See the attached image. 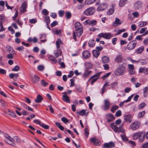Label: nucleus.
I'll return each mask as SVG.
<instances>
[{
	"instance_id": "obj_1",
	"label": "nucleus",
	"mask_w": 148,
	"mask_h": 148,
	"mask_svg": "<svg viewBox=\"0 0 148 148\" xmlns=\"http://www.w3.org/2000/svg\"><path fill=\"white\" fill-rule=\"evenodd\" d=\"M110 126L112 129L116 132H122L124 133L125 130L124 129H122L123 124L121 125L119 127H117V125L114 124V123H112L110 125Z\"/></svg>"
},
{
	"instance_id": "obj_2",
	"label": "nucleus",
	"mask_w": 148,
	"mask_h": 148,
	"mask_svg": "<svg viewBox=\"0 0 148 148\" xmlns=\"http://www.w3.org/2000/svg\"><path fill=\"white\" fill-rule=\"evenodd\" d=\"M75 32H73V38L75 41H76V36L78 37L81 36L83 32V28L75 29Z\"/></svg>"
},
{
	"instance_id": "obj_3",
	"label": "nucleus",
	"mask_w": 148,
	"mask_h": 148,
	"mask_svg": "<svg viewBox=\"0 0 148 148\" xmlns=\"http://www.w3.org/2000/svg\"><path fill=\"white\" fill-rule=\"evenodd\" d=\"M125 68L124 67H120L115 70V73L117 76L122 75L125 73Z\"/></svg>"
},
{
	"instance_id": "obj_4",
	"label": "nucleus",
	"mask_w": 148,
	"mask_h": 148,
	"mask_svg": "<svg viewBox=\"0 0 148 148\" xmlns=\"http://www.w3.org/2000/svg\"><path fill=\"white\" fill-rule=\"evenodd\" d=\"M95 11V10L94 8L90 7L85 10L84 11V14L86 15L90 16L93 14Z\"/></svg>"
},
{
	"instance_id": "obj_5",
	"label": "nucleus",
	"mask_w": 148,
	"mask_h": 148,
	"mask_svg": "<svg viewBox=\"0 0 148 148\" xmlns=\"http://www.w3.org/2000/svg\"><path fill=\"white\" fill-rule=\"evenodd\" d=\"M137 42L135 40H133L128 44L127 46V48L128 50H131L134 49L136 47Z\"/></svg>"
},
{
	"instance_id": "obj_6",
	"label": "nucleus",
	"mask_w": 148,
	"mask_h": 148,
	"mask_svg": "<svg viewBox=\"0 0 148 148\" xmlns=\"http://www.w3.org/2000/svg\"><path fill=\"white\" fill-rule=\"evenodd\" d=\"M140 125V123L139 122L135 121L131 124L130 127L133 130H135L138 129Z\"/></svg>"
},
{
	"instance_id": "obj_7",
	"label": "nucleus",
	"mask_w": 148,
	"mask_h": 148,
	"mask_svg": "<svg viewBox=\"0 0 148 148\" xmlns=\"http://www.w3.org/2000/svg\"><path fill=\"white\" fill-rule=\"evenodd\" d=\"M122 59L123 57L122 53H119L118 55L116 56L114 61L118 63H119L122 62Z\"/></svg>"
},
{
	"instance_id": "obj_8",
	"label": "nucleus",
	"mask_w": 148,
	"mask_h": 148,
	"mask_svg": "<svg viewBox=\"0 0 148 148\" xmlns=\"http://www.w3.org/2000/svg\"><path fill=\"white\" fill-rule=\"evenodd\" d=\"M142 7V3L140 1H137L134 4V7L135 10H139Z\"/></svg>"
},
{
	"instance_id": "obj_9",
	"label": "nucleus",
	"mask_w": 148,
	"mask_h": 148,
	"mask_svg": "<svg viewBox=\"0 0 148 148\" xmlns=\"http://www.w3.org/2000/svg\"><path fill=\"white\" fill-rule=\"evenodd\" d=\"M110 103L108 99H105L104 100V109L106 110H108L110 108Z\"/></svg>"
},
{
	"instance_id": "obj_10",
	"label": "nucleus",
	"mask_w": 148,
	"mask_h": 148,
	"mask_svg": "<svg viewBox=\"0 0 148 148\" xmlns=\"http://www.w3.org/2000/svg\"><path fill=\"white\" fill-rule=\"evenodd\" d=\"M108 7V5L106 3H102L100 4L97 9V11H99L104 10Z\"/></svg>"
},
{
	"instance_id": "obj_11",
	"label": "nucleus",
	"mask_w": 148,
	"mask_h": 148,
	"mask_svg": "<svg viewBox=\"0 0 148 148\" xmlns=\"http://www.w3.org/2000/svg\"><path fill=\"white\" fill-rule=\"evenodd\" d=\"M27 7V3L26 1H24L22 4L20 8V11L21 13H23L26 11V9Z\"/></svg>"
},
{
	"instance_id": "obj_12",
	"label": "nucleus",
	"mask_w": 148,
	"mask_h": 148,
	"mask_svg": "<svg viewBox=\"0 0 148 148\" xmlns=\"http://www.w3.org/2000/svg\"><path fill=\"white\" fill-rule=\"evenodd\" d=\"M128 67L129 74L131 75L134 74L135 71L134 65L132 64H130L128 65Z\"/></svg>"
},
{
	"instance_id": "obj_13",
	"label": "nucleus",
	"mask_w": 148,
	"mask_h": 148,
	"mask_svg": "<svg viewBox=\"0 0 148 148\" xmlns=\"http://www.w3.org/2000/svg\"><path fill=\"white\" fill-rule=\"evenodd\" d=\"M90 140L91 143L95 145L99 146L101 144L100 141L95 138H91Z\"/></svg>"
},
{
	"instance_id": "obj_14",
	"label": "nucleus",
	"mask_w": 148,
	"mask_h": 148,
	"mask_svg": "<svg viewBox=\"0 0 148 148\" xmlns=\"http://www.w3.org/2000/svg\"><path fill=\"white\" fill-rule=\"evenodd\" d=\"M115 146L114 143L112 142H110L109 143H106L104 144L103 148H111L112 147H114Z\"/></svg>"
},
{
	"instance_id": "obj_15",
	"label": "nucleus",
	"mask_w": 148,
	"mask_h": 148,
	"mask_svg": "<svg viewBox=\"0 0 148 148\" xmlns=\"http://www.w3.org/2000/svg\"><path fill=\"white\" fill-rule=\"evenodd\" d=\"M106 116L108 122H110L114 119V115L111 113L107 114Z\"/></svg>"
},
{
	"instance_id": "obj_16",
	"label": "nucleus",
	"mask_w": 148,
	"mask_h": 148,
	"mask_svg": "<svg viewBox=\"0 0 148 148\" xmlns=\"http://www.w3.org/2000/svg\"><path fill=\"white\" fill-rule=\"evenodd\" d=\"M142 134H143V132H139L134 133L132 136L133 139L134 140L137 139Z\"/></svg>"
},
{
	"instance_id": "obj_17",
	"label": "nucleus",
	"mask_w": 148,
	"mask_h": 148,
	"mask_svg": "<svg viewBox=\"0 0 148 148\" xmlns=\"http://www.w3.org/2000/svg\"><path fill=\"white\" fill-rule=\"evenodd\" d=\"M144 48L145 47L144 46H141L136 50L135 53L138 54H141L143 51Z\"/></svg>"
},
{
	"instance_id": "obj_18",
	"label": "nucleus",
	"mask_w": 148,
	"mask_h": 148,
	"mask_svg": "<svg viewBox=\"0 0 148 148\" xmlns=\"http://www.w3.org/2000/svg\"><path fill=\"white\" fill-rule=\"evenodd\" d=\"M90 52L88 51L85 50L82 53V55L84 58L85 59H87L90 56Z\"/></svg>"
},
{
	"instance_id": "obj_19",
	"label": "nucleus",
	"mask_w": 148,
	"mask_h": 148,
	"mask_svg": "<svg viewBox=\"0 0 148 148\" xmlns=\"http://www.w3.org/2000/svg\"><path fill=\"white\" fill-rule=\"evenodd\" d=\"M4 141L6 143L9 144L12 146L14 147H16V145L13 142L14 141V137H13V138H12V139H11L10 142H9L8 140H5Z\"/></svg>"
},
{
	"instance_id": "obj_20",
	"label": "nucleus",
	"mask_w": 148,
	"mask_h": 148,
	"mask_svg": "<svg viewBox=\"0 0 148 148\" xmlns=\"http://www.w3.org/2000/svg\"><path fill=\"white\" fill-rule=\"evenodd\" d=\"M131 115L130 114L126 115L124 116V120L126 122H128L130 123L132 121V120L130 118Z\"/></svg>"
},
{
	"instance_id": "obj_21",
	"label": "nucleus",
	"mask_w": 148,
	"mask_h": 148,
	"mask_svg": "<svg viewBox=\"0 0 148 148\" xmlns=\"http://www.w3.org/2000/svg\"><path fill=\"white\" fill-rule=\"evenodd\" d=\"M92 72V71H85V72L84 73L83 77L85 78H88L89 76L90 75L91 73Z\"/></svg>"
},
{
	"instance_id": "obj_22",
	"label": "nucleus",
	"mask_w": 148,
	"mask_h": 148,
	"mask_svg": "<svg viewBox=\"0 0 148 148\" xmlns=\"http://www.w3.org/2000/svg\"><path fill=\"white\" fill-rule=\"evenodd\" d=\"M121 24L119 19L116 18L115 21L113 23L112 25L114 26H116L120 25Z\"/></svg>"
},
{
	"instance_id": "obj_23",
	"label": "nucleus",
	"mask_w": 148,
	"mask_h": 148,
	"mask_svg": "<svg viewBox=\"0 0 148 148\" xmlns=\"http://www.w3.org/2000/svg\"><path fill=\"white\" fill-rule=\"evenodd\" d=\"M6 48L9 53H11L13 54H15V52L12 47L10 46H8L6 47Z\"/></svg>"
},
{
	"instance_id": "obj_24",
	"label": "nucleus",
	"mask_w": 148,
	"mask_h": 148,
	"mask_svg": "<svg viewBox=\"0 0 148 148\" xmlns=\"http://www.w3.org/2000/svg\"><path fill=\"white\" fill-rule=\"evenodd\" d=\"M43 99V97L40 95H38L35 100L36 102L37 103H40Z\"/></svg>"
},
{
	"instance_id": "obj_25",
	"label": "nucleus",
	"mask_w": 148,
	"mask_h": 148,
	"mask_svg": "<svg viewBox=\"0 0 148 148\" xmlns=\"http://www.w3.org/2000/svg\"><path fill=\"white\" fill-rule=\"evenodd\" d=\"M101 59L102 62L103 63H107L109 62V58L107 56H103Z\"/></svg>"
},
{
	"instance_id": "obj_26",
	"label": "nucleus",
	"mask_w": 148,
	"mask_h": 148,
	"mask_svg": "<svg viewBox=\"0 0 148 148\" xmlns=\"http://www.w3.org/2000/svg\"><path fill=\"white\" fill-rule=\"evenodd\" d=\"M86 69H91L92 67V64L89 62H86L84 63Z\"/></svg>"
},
{
	"instance_id": "obj_27",
	"label": "nucleus",
	"mask_w": 148,
	"mask_h": 148,
	"mask_svg": "<svg viewBox=\"0 0 148 148\" xmlns=\"http://www.w3.org/2000/svg\"><path fill=\"white\" fill-rule=\"evenodd\" d=\"M75 29L82 28L83 27L81 23L79 22H76L75 24Z\"/></svg>"
},
{
	"instance_id": "obj_28",
	"label": "nucleus",
	"mask_w": 148,
	"mask_h": 148,
	"mask_svg": "<svg viewBox=\"0 0 148 148\" xmlns=\"http://www.w3.org/2000/svg\"><path fill=\"white\" fill-rule=\"evenodd\" d=\"M62 54V52L60 49H58L56 52L54 53V55L56 58L58 57L59 56H61Z\"/></svg>"
},
{
	"instance_id": "obj_29",
	"label": "nucleus",
	"mask_w": 148,
	"mask_h": 148,
	"mask_svg": "<svg viewBox=\"0 0 148 148\" xmlns=\"http://www.w3.org/2000/svg\"><path fill=\"white\" fill-rule=\"evenodd\" d=\"M48 58L53 63L56 64L57 62V60L53 56H49Z\"/></svg>"
},
{
	"instance_id": "obj_30",
	"label": "nucleus",
	"mask_w": 148,
	"mask_h": 148,
	"mask_svg": "<svg viewBox=\"0 0 148 148\" xmlns=\"http://www.w3.org/2000/svg\"><path fill=\"white\" fill-rule=\"evenodd\" d=\"M62 99L63 100L66 102L69 103L70 100L69 97L67 95H63L62 96Z\"/></svg>"
},
{
	"instance_id": "obj_31",
	"label": "nucleus",
	"mask_w": 148,
	"mask_h": 148,
	"mask_svg": "<svg viewBox=\"0 0 148 148\" xmlns=\"http://www.w3.org/2000/svg\"><path fill=\"white\" fill-rule=\"evenodd\" d=\"M113 37V35L110 33H105L104 38L108 39Z\"/></svg>"
},
{
	"instance_id": "obj_32",
	"label": "nucleus",
	"mask_w": 148,
	"mask_h": 148,
	"mask_svg": "<svg viewBox=\"0 0 148 148\" xmlns=\"http://www.w3.org/2000/svg\"><path fill=\"white\" fill-rule=\"evenodd\" d=\"M95 44V41L94 40L92 39L90 40L88 42V45L89 47H92Z\"/></svg>"
},
{
	"instance_id": "obj_33",
	"label": "nucleus",
	"mask_w": 148,
	"mask_h": 148,
	"mask_svg": "<svg viewBox=\"0 0 148 148\" xmlns=\"http://www.w3.org/2000/svg\"><path fill=\"white\" fill-rule=\"evenodd\" d=\"M127 0H120L119 2V5L120 7L124 6L126 3Z\"/></svg>"
},
{
	"instance_id": "obj_34",
	"label": "nucleus",
	"mask_w": 148,
	"mask_h": 148,
	"mask_svg": "<svg viewBox=\"0 0 148 148\" xmlns=\"http://www.w3.org/2000/svg\"><path fill=\"white\" fill-rule=\"evenodd\" d=\"M92 53L93 56L95 58H97L99 56L100 53L99 51L97 50H94L92 51Z\"/></svg>"
},
{
	"instance_id": "obj_35",
	"label": "nucleus",
	"mask_w": 148,
	"mask_h": 148,
	"mask_svg": "<svg viewBox=\"0 0 148 148\" xmlns=\"http://www.w3.org/2000/svg\"><path fill=\"white\" fill-rule=\"evenodd\" d=\"M34 77L35 78V80L33 79L32 80V82L33 83L35 84L36 83V82L39 81L40 78L38 76L36 75H35L34 76Z\"/></svg>"
},
{
	"instance_id": "obj_36",
	"label": "nucleus",
	"mask_w": 148,
	"mask_h": 148,
	"mask_svg": "<svg viewBox=\"0 0 148 148\" xmlns=\"http://www.w3.org/2000/svg\"><path fill=\"white\" fill-rule=\"evenodd\" d=\"M145 138V134L143 132V134H142L140 136H139V139L140 142H143Z\"/></svg>"
},
{
	"instance_id": "obj_37",
	"label": "nucleus",
	"mask_w": 148,
	"mask_h": 148,
	"mask_svg": "<svg viewBox=\"0 0 148 148\" xmlns=\"http://www.w3.org/2000/svg\"><path fill=\"white\" fill-rule=\"evenodd\" d=\"M145 113V111H143L141 112H140L138 113V118H141L143 117Z\"/></svg>"
},
{
	"instance_id": "obj_38",
	"label": "nucleus",
	"mask_w": 148,
	"mask_h": 148,
	"mask_svg": "<svg viewBox=\"0 0 148 148\" xmlns=\"http://www.w3.org/2000/svg\"><path fill=\"white\" fill-rule=\"evenodd\" d=\"M147 22L144 21H140L139 22L138 26L140 27H144L147 25Z\"/></svg>"
},
{
	"instance_id": "obj_39",
	"label": "nucleus",
	"mask_w": 148,
	"mask_h": 148,
	"mask_svg": "<svg viewBox=\"0 0 148 148\" xmlns=\"http://www.w3.org/2000/svg\"><path fill=\"white\" fill-rule=\"evenodd\" d=\"M53 32L55 34H59L61 33V30L60 29H57L56 28L53 29H52Z\"/></svg>"
},
{
	"instance_id": "obj_40",
	"label": "nucleus",
	"mask_w": 148,
	"mask_h": 148,
	"mask_svg": "<svg viewBox=\"0 0 148 148\" xmlns=\"http://www.w3.org/2000/svg\"><path fill=\"white\" fill-rule=\"evenodd\" d=\"M97 22L96 20H90L89 25L92 26H93L96 25Z\"/></svg>"
},
{
	"instance_id": "obj_41",
	"label": "nucleus",
	"mask_w": 148,
	"mask_h": 148,
	"mask_svg": "<svg viewBox=\"0 0 148 148\" xmlns=\"http://www.w3.org/2000/svg\"><path fill=\"white\" fill-rule=\"evenodd\" d=\"M101 72H99L97 73H96L95 75H94L91 77L89 79V81L91 79H92L93 78L96 77H99V76L100 75L101 73Z\"/></svg>"
},
{
	"instance_id": "obj_42",
	"label": "nucleus",
	"mask_w": 148,
	"mask_h": 148,
	"mask_svg": "<svg viewBox=\"0 0 148 148\" xmlns=\"http://www.w3.org/2000/svg\"><path fill=\"white\" fill-rule=\"evenodd\" d=\"M96 0H86L85 4L86 5H90L94 3Z\"/></svg>"
},
{
	"instance_id": "obj_43",
	"label": "nucleus",
	"mask_w": 148,
	"mask_h": 148,
	"mask_svg": "<svg viewBox=\"0 0 148 148\" xmlns=\"http://www.w3.org/2000/svg\"><path fill=\"white\" fill-rule=\"evenodd\" d=\"M62 43L61 40L60 39H58L56 42V45L58 49H59L60 47V44Z\"/></svg>"
},
{
	"instance_id": "obj_44",
	"label": "nucleus",
	"mask_w": 148,
	"mask_h": 148,
	"mask_svg": "<svg viewBox=\"0 0 148 148\" xmlns=\"http://www.w3.org/2000/svg\"><path fill=\"white\" fill-rule=\"evenodd\" d=\"M121 137L123 140L125 141H127L128 140V139L124 133L123 135H121Z\"/></svg>"
},
{
	"instance_id": "obj_45",
	"label": "nucleus",
	"mask_w": 148,
	"mask_h": 148,
	"mask_svg": "<svg viewBox=\"0 0 148 148\" xmlns=\"http://www.w3.org/2000/svg\"><path fill=\"white\" fill-rule=\"evenodd\" d=\"M114 12V10L113 7L109 9L107 12V14L108 15H110Z\"/></svg>"
},
{
	"instance_id": "obj_46",
	"label": "nucleus",
	"mask_w": 148,
	"mask_h": 148,
	"mask_svg": "<svg viewBox=\"0 0 148 148\" xmlns=\"http://www.w3.org/2000/svg\"><path fill=\"white\" fill-rule=\"evenodd\" d=\"M119 107L118 106H112L111 109V111L113 113Z\"/></svg>"
},
{
	"instance_id": "obj_47",
	"label": "nucleus",
	"mask_w": 148,
	"mask_h": 148,
	"mask_svg": "<svg viewBox=\"0 0 148 148\" xmlns=\"http://www.w3.org/2000/svg\"><path fill=\"white\" fill-rule=\"evenodd\" d=\"M108 83L106 82L105 84L101 89L102 90V94H103L104 92L106 91V88H105V87L108 86Z\"/></svg>"
},
{
	"instance_id": "obj_48",
	"label": "nucleus",
	"mask_w": 148,
	"mask_h": 148,
	"mask_svg": "<svg viewBox=\"0 0 148 148\" xmlns=\"http://www.w3.org/2000/svg\"><path fill=\"white\" fill-rule=\"evenodd\" d=\"M65 16L66 17V18L67 19L70 18L71 16V13L69 12H66V13Z\"/></svg>"
},
{
	"instance_id": "obj_49",
	"label": "nucleus",
	"mask_w": 148,
	"mask_h": 148,
	"mask_svg": "<svg viewBox=\"0 0 148 148\" xmlns=\"http://www.w3.org/2000/svg\"><path fill=\"white\" fill-rule=\"evenodd\" d=\"M41 85L43 87H46L47 85L48 84L44 80H41Z\"/></svg>"
},
{
	"instance_id": "obj_50",
	"label": "nucleus",
	"mask_w": 148,
	"mask_h": 148,
	"mask_svg": "<svg viewBox=\"0 0 148 148\" xmlns=\"http://www.w3.org/2000/svg\"><path fill=\"white\" fill-rule=\"evenodd\" d=\"M61 119L62 121L65 123H66L69 121V120L65 117H62Z\"/></svg>"
},
{
	"instance_id": "obj_51",
	"label": "nucleus",
	"mask_w": 148,
	"mask_h": 148,
	"mask_svg": "<svg viewBox=\"0 0 148 148\" xmlns=\"http://www.w3.org/2000/svg\"><path fill=\"white\" fill-rule=\"evenodd\" d=\"M14 141L15 142H16L18 143H20L21 142L20 139L17 136H15L14 137Z\"/></svg>"
},
{
	"instance_id": "obj_52",
	"label": "nucleus",
	"mask_w": 148,
	"mask_h": 148,
	"mask_svg": "<svg viewBox=\"0 0 148 148\" xmlns=\"http://www.w3.org/2000/svg\"><path fill=\"white\" fill-rule=\"evenodd\" d=\"M20 69L19 66L18 65H16L12 69V70L13 71H19Z\"/></svg>"
},
{
	"instance_id": "obj_53",
	"label": "nucleus",
	"mask_w": 148,
	"mask_h": 148,
	"mask_svg": "<svg viewBox=\"0 0 148 148\" xmlns=\"http://www.w3.org/2000/svg\"><path fill=\"white\" fill-rule=\"evenodd\" d=\"M146 104L144 102L140 103L139 106V109H143L146 106Z\"/></svg>"
},
{
	"instance_id": "obj_54",
	"label": "nucleus",
	"mask_w": 148,
	"mask_h": 148,
	"mask_svg": "<svg viewBox=\"0 0 148 148\" xmlns=\"http://www.w3.org/2000/svg\"><path fill=\"white\" fill-rule=\"evenodd\" d=\"M15 54H13L12 53H10L9 54H8L7 55L6 57L8 59H12L13 58V55H14Z\"/></svg>"
},
{
	"instance_id": "obj_55",
	"label": "nucleus",
	"mask_w": 148,
	"mask_h": 148,
	"mask_svg": "<svg viewBox=\"0 0 148 148\" xmlns=\"http://www.w3.org/2000/svg\"><path fill=\"white\" fill-rule=\"evenodd\" d=\"M139 61L142 65H145L146 64V62L144 59H140Z\"/></svg>"
},
{
	"instance_id": "obj_56",
	"label": "nucleus",
	"mask_w": 148,
	"mask_h": 148,
	"mask_svg": "<svg viewBox=\"0 0 148 148\" xmlns=\"http://www.w3.org/2000/svg\"><path fill=\"white\" fill-rule=\"evenodd\" d=\"M40 126L46 129H47L49 128V126L47 125H46L42 123H41Z\"/></svg>"
},
{
	"instance_id": "obj_57",
	"label": "nucleus",
	"mask_w": 148,
	"mask_h": 148,
	"mask_svg": "<svg viewBox=\"0 0 148 148\" xmlns=\"http://www.w3.org/2000/svg\"><path fill=\"white\" fill-rule=\"evenodd\" d=\"M45 22L47 24H49L50 22L49 17V16H46L45 17Z\"/></svg>"
},
{
	"instance_id": "obj_58",
	"label": "nucleus",
	"mask_w": 148,
	"mask_h": 148,
	"mask_svg": "<svg viewBox=\"0 0 148 148\" xmlns=\"http://www.w3.org/2000/svg\"><path fill=\"white\" fill-rule=\"evenodd\" d=\"M121 115V112L120 110H118L116 112L115 116L117 117L120 116Z\"/></svg>"
},
{
	"instance_id": "obj_59",
	"label": "nucleus",
	"mask_w": 148,
	"mask_h": 148,
	"mask_svg": "<svg viewBox=\"0 0 148 148\" xmlns=\"http://www.w3.org/2000/svg\"><path fill=\"white\" fill-rule=\"evenodd\" d=\"M8 114L11 115V116L13 117H15L16 116V114L12 111H9Z\"/></svg>"
},
{
	"instance_id": "obj_60",
	"label": "nucleus",
	"mask_w": 148,
	"mask_h": 148,
	"mask_svg": "<svg viewBox=\"0 0 148 148\" xmlns=\"http://www.w3.org/2000/svg\"><path fill=\"white\" fill-rule=\"evenodd\" d=\"M5 18L3 16L0 15V24L3 22L5 20Z\"/></svg>"
},
{
	"instance_id": "obj_61",
	"label": "nucleus",
	"mask_w": 148,
	"mask_h": 148,
	"mask_svg": "<svg viewBox=\"0 0 148 148\" xmlns=\"http://www.w3.org/2000/svg\"><path fill=\"white\" fill-rule=\"evenodd\" d=\"M4 136L6 138L8 139L9 141V142H10L11 139H12V137L7 134H5Z\"/></svg>"
},
{
	"instance_id": "obj_62",
	"label": "nucleus",
	"mask_w": 148,
	"mask_h": 148,
	"mask_svg": "<svg viewBox=\"0 0 148 148\" xmlns=\"http://www.w3.org/2000/svg\"><path fill=\"white\" fill-rule=\"evenodd\" d=\"M42 14L45 15H47L49 14L47 10L46 9H43L42 11Z\"/></svg>"
},
{
	"instance_id": "obj_63",
	"label": "nucleus",
	"mask_w": 148,
	"mask_h": 148,
	"mask_svg": "<svg viewBox=\"0 0 148 148\" xmlns=\"http://www.w3.org/2000/svg\"><path fill=\"white\" fill-rule=\"evenodd\" d=\"M131 88L130 87H126V88L125 90L124 91L126 93H129L131 90Z\"/></svg>"
},
{
	"instance_id": "obj_64",
	"label": "nucleus",
	"mask_w": 148,
	"mask_h": 148,
	"mask_svg": "<svg viewBox=\"0 0 148 148\" xmlns=\"http://www.w3.org/2000/svg\"><path fill=\"white\" fill-rule=\"evenodd\" d=\"M44 67L42 65H39L38 67V70L40 71H42L44 69Z\"/></svg>"
}]
</instances>
